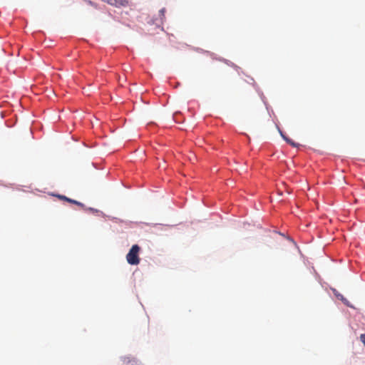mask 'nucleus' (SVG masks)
Here are the masks:
<instances>
[{
    "instance_id": "f03ea898",
    "label": "nucleus",
    "mask_w": 365,
    "mask_h": 365,
    "mask_svg": "<svg viewBox=\"0 0 365 365\" xmlns=\"http://www.w3.org/2000/svg\"><path fill=\"white\" fill-rule=\"evenodd\" d=\"M103 1L115 6H125L128 4V0H103Z\"/></svg>"
},
{
    "instance_id": "423d86ee",
    "label": "nucleus",
    "mask_w": 365,
    "mask_h": 365,
    "mask_svg": "<svg viewBox=\"0 0 365 365\" xmlns=\"http://www.w3.org/2000/svg\"><path fill=\"white\" fill-rule=\"evenodd\" d=\"M360 339L365 346V334H361Z\"/></svg>"
},
{
    "instance_id": "6e6552de",
    "label": "nucleus",
    "mask_w": 365,
    "mask_h": 365,
    "mask_svg": "<svg viewBox=\"0 0 365 365\" xmlns=\"http://www.w3.org/2000/svg\"><path fill=\"white\" fill-rule=\"evenodd\" d=\"M165 11V9L164 8L160 10V14L162 16H164Z\"/></svg>"
},
{
    "instance_id": "7ed1b4c3",
    "label": "nucleus",
    "mask_w": 365,
    "mask_h": 365,
    "mask_svg": "<svg viewBox=\"0 0 365 365\" xmlns=\"http://www.w3.org/2000/svg\"><path fill=\"white\" fill-rule=\"evenodd\" d=\"M58 197L59 199H61V200H66V201H67V202H70V203H72V204H73V202H74V200L71 199V198H68V197H66V196H65V195H58Z\"/></svg>"
},
{
    "instance_id": "0eeeda50",
    "label": "nucleus",
    "mask_w": 365,
    "mask_h": 365,
    "mask_svg": "<svg viewBox=\"0 0 365 365\" xmlns=\"http://www.w3.org/2000/svg\"><path fill=\"white\" fill-rule=\"evenodd\" d=\"M336 296L338 299H341V301H345L344 297L341 294H336Z\"/></svg>"
},
{
    "instance_id": "20e7f679",
    "label": "nucleus",
    "mask_w": 365,
    "mask_h": 365,
    "mask_svg": "<svg viewBox=\"0 0 365 365\" xmlns=\"http://www.w3.org/2000/svg\"><path fill=\"white\" fill-rule=\"evenodd\" d=\"M282 135L283 138H284V140H286L289 144H290V145H292L293 147H296V146H297V144H296L294 142H293L292 140H290V139L287 138V137H285V136H284V135H283L282 134Z\"/></svg>"
},
{
    "instance_id": "39448f33",
    "label": "nucleus",
    "mask_w": 365,
    "mask_h": 365,
    "mask_svg": "<svg viewBox=\"0 0 365 365\" xmlns=\"http://www.w3.org/2000/svg\"><path fill=\"white\" fill-rule=\"evenodd\" d=\"M73 204H75V205L80 206L81 207H83V208L85 207V205L83 203H81V202H78L77 200H74V202Z\"/></svg>"
},
{
    "instance_id": "f257e3e1",
    "label": "nucleus",
    "mask_w": 365,
    "mask_h": 365,
    "mask_svg": "<svg viewBox=\"0 0 365 365\" xmlns=\"http://www.w3.org/2000/svg\"><path fill=\"white\" fill-rule=\"evenodd\" d=\"M140 247L138 245L131 247L126 255V260L129 264L137 265L140 263L139 252Z\"/></svg>"
}]
</instances>
